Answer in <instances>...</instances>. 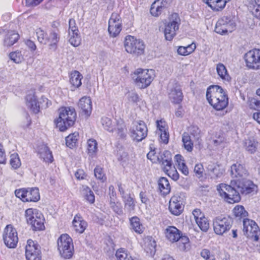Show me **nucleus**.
Instances as JSON below:
<instances>
[{"label":"nucleus","instance_id":"26","mask_svg":"<svg viewBox=\"0 0 260 260\" xmlns=\"http://www.w3.org/2000/svg\"><path fill=\"white\" fill-rule=\"evenodd\" d=\"M78 107L86 115L89 116L91 113L92 102L88 96L82 97L78 102Z\"/></svg>","mask_w":260,"mask_h":260},{"label":"nucleus","instance_id":"29","mask_svg":"<svg viewBox=\"0 0 260 260\" xmlns=\"http://www.w3.org/2000/svg\"><path fill=\"white\" fill-rule=\"evenodd\" d=\"M206 168L209 175L212 178L220 177L223 174V171L220 169L219 166L213 162H209Z\"/></svg>","mask_w":260,"mask_h":260},{"label":"nucleus","instance_id":"47","mask_svg":"<svg viewBox=\"0 0 260 260\" xmlns=\"http://www.w3.org/2000/svg\"><path fill=\"white\" fill-rule=\"evenodd\" d=\"M155 247V242L154 240H150L148 242H145L144 249L148 254L153 256L156 251Z\"/></svg>","mask_w":260,"mask_h":260},{"label":"nucleus","instance_id":"53","mask_svg":"<svg viewBox=\"0 0 260 260\" xmlns=\"http://www.w3.org/2000/svg\"><path fill=\"white\" fill-rule=\"evenodd\" d=\"M94 176L98 179L101 180L102 182H104L106 180V176L101 168L96 167L94 169Z\"/></svg>","mask_w":260,"mask_h":260},{"label":"nucleus","instance_id":"34","mask_svg":"<svg viewBox=\"0 0 260 260\" xmlns=\"http://www.w3.org/2000/svg\"><path fill=\"white\" fill-rule=\"evenodd\" d=\"M38 153L40 157L46 162H51L53 161V156L48 147L46 145H42L39 149Z\"/></svg>","mask_w":260,"mask_h":260},{"label":"nucleus","instance_id":"42","mask_svg":"<svg viewBox=\"0 0 260 260\" xmlns=\"http://www.w3.org/2000/svg\"><path fill=\"white\" fill-rule=\"evenodd\" d=\"M47 40H48L47 44H49L51 46L56 45L59 40V30L57 28L50 30Z\"/></svg>","mask_w":260,"mask_h":260},{"label":"nucleus","instance_id":"30","mask_svg":"<svg viewBox=\"0 0 260 260\" xmlns=\"http://www.w3.org/2000/svg\"><path fill=\"white\" fill-rule=\"evenodd\" d=\"M243 146L244 149L248 153L252 154L257 152L258 143L254 139L249 138L245 140Z\"/></svg>","mask_w":260,"mask_h":260},{"label":"nucleus","instance_id":"40","mask_svg":"<svg viewBox=\"0 0 260 260\" xmlns=\"http://www.w3.org/2000/svg\"><path fill=\"white\" fill-rule=\"evenodd\" d=\"M81 190L85 200L90 204H92L94 202L95 197L94 193L88 186L83 185Z\"/></svg>","mask_w":260,"mask_h":260},{"label":"nucleus","instance_id":"11","mask_svg":"<svg viewBox=\"0 0 260 260\" xmlns=\"http://www.w3.org/2000/svg\"><path fill=\"white\" fill-rule=\"evenodd\" d=\"M16 196L23 202H36L40 200L39 189L37 188H21L15 191Z\"/></svg>","mask_w":260,"mask_h":260},{"label":"nucleus","instance_id":"13","mask_svg":"<svg viewBox=\"0 0 260 260\" xmlns=\"http://www.w3.org/2000/svg\"><path fill=\"white\" fill-rule=\"evenodd\" d=\"M243 224L244 234L253 241H257L259 239L258 234H260V231L255 222L248 218H244Z\"/></svg>","mask_w":260,"mask_h":260},{"label":"nucleus","instance_id":"64","mask_svg":"<svg viewBox=\"0 0 260 260\" xmlns=\"http://www.w3.org/2000/svg\"><path fill=\"white\" fill-rule=\"evenodd\" d=\"M76 177L78 179H83L85 178L86 175L83 170H78L75 174Z\"/></svg>","mask_w":260,"mask_h":260},{"label":"nucleus","instance_id":"20","mask_svg":"<svg viewBox=\"0 0 260 260\" xmlns=\"http://www.w3.org/2000/svg\"><path fill=\"white\" fill-rule=\"evenodd\" d=\"M76 20L71 18L69 22V41L73 46H78L81 43V39L78 34Z\"/></svg>","mask_w":260,"mask_h":260},{"label":"nucleus","instance_id":"33","mask_svg":"<svg viewBox=\"0 0 260 260\" xmlns=\"http://www.w3.org/2000/svg\"><path fill=\"white\" fill-rule=\"evenodd\" d=\"M19 39V35L15 31H9L5 36L4 40V45L7 47H10L16 43Z\"/></svg>","mask_w":260,"mask_h":260},{"label":"nucleus","instance_id":"12","mask_svg":"<svg viewBox=\"0 0 260 260\" xmlns=\"http://www.w3.org/2000/svg\"><path fill=\"white\" fill-rule=\"evenodd\" d=\"M168 155L171 156L169 152L166 153ZM159 164H161L163 171L172 179L175 181L177 180L179 178V175L175 167L172 166L171 157L168 156L167 158L162 157L158 158Z\"/></svg>","mask_w":260,"mask_h":260},{"label":"nucleus","instance_id":"45","mask_svg":"<svg viewBox=\"0 0 260 260\" xmlns=\"http://www.w3.org/2000/svg\"><path fill=\"white\" fill-rule=\"evenodd\" d=\"M115 256L118 260H134L123 248L118 249L116 252Z\"/></svg>","mask_w":260,"mask_h":260},{"label":"nucleus","instance_id":"32","mask_svg":"<svg viewBox=\"0 0 260 260\" xmlns=\"http://www.w3.org/2000/svg\"><path fill=\"white\" fill-rule=\"evenodd\" d=\"M170 100L176 104L180 103L183 99V94L181 88L176 86L172 88L169 94Z\"/></svg>","mask_w":260,"mask_h":260},{"label":"nucleus","instance_id":"8","mask_svg":"<svg viewBox=\"0 0 260 260\" xmlns=\"http://www.w3.org/2000/svg\"><path fill=\"white\" fill-rule=\"evenodd\" d=\"M232 223V219L230 217L218 216L213 221L214 231L217 235H222L231 229Z\"/></svg>","mask_w":260,"mask_h":260},{"label":"nucleus","instance_id":"6","mask_svg":"<svg viewBox=\"0 0 260 260\" xmlns=\"http://www.w3.org/2000/svg\"><path fill=\"white\" fill-rule=\"evenodd\" d=\"M57 248L60 255L67 259L72 257L74 246L72 238L68 234H62L57 240Z\"/></svg>","mask_w":260,"mask_h":260},{"label":"nucleus","instance_id":"54","mask_svg":"<svg viewBox=\"0 0 260 260\" xmlns=\"http://www.w3.org/2000/svg\"><path fill=\"white\" fill-rule=\"evenodd\" d=\"M157 126V133L160 132H164L168 131L167 124L165 121L163 120H157L156 121Z\"/></svg>","mask_w":260,"mask_h":260},{"label":"nucleus","instance_id":"24","mask_svg":"<svg viewBox=\"0 0 260 260\" xmlns=\"http://www.w3.org/2000/svg\"><path fill=\"white\" fill-rule=\"evenodd\" d=\"M209 144L215 148L224 147L225 139L223 134L220 132H214L210 134Z\"/></svg>","mask_w":260,"mask_h":260},{"label":"nucleus","instance_id":"31","mask_svg":"<svg viewBox=\"0 0 260 260\" xmlns=\"http://www.w3.org/2000/svg\"><path fill=\"white\" fill-rule=\"evenodd\" d=\"M73 225L74 230L77 232L81 234L86 229L87 223L82 219L81 216L77 215L74 217Z\"/></svg>","mask_w":260,"mask_h":260},{"label":"nucleus","instance_id":"22","mask_svg":"<svg viewBox=\"0 0 260 260\" xmlns=\"http://www.w3.org/2000/svg\"><path fill=\"white\" fill-rule=\"evenodd\" d=\"M122 21L121 17H110L109 20L108 31L112 37H116L119 35L122 25Z\"/></svg>","mask_w":260,"mask_h":260},{"label":"nucleus","instance_id":"43","mask_svg":"<svg viewBox=\"0 0 260 260\" xmlns=\"http://www.w3.org/2000/svg\"><path fill=\"white\" fill-rule=\"evenodd\" d=\"M97 145V142L94 139H90L87 141V153L90 156H93L95 155L98 150Z\"/></svg>","mask_w":260,"mask_h":260},{"label":"nucleus","instance_id":"56","mask_svg":"<svg viewBox=\"0 0 260 260\" xmlns=\"http://www.w3.org/2000/svg\"><path fill=\"white\" fill-rule=\"evenodd\" d=\"M192 215L196 221L201 219L205 217L204 214L201 211L200 209H195L192 211Z\"/></svg>","mask_w":260,"mask_h":260},{"label":"nucleus","instance_id":"2","mask_svg":"<svg viewBox=\"0 0 260 260\" xmlns=\"http://www.w3.org/2000/svg\"><path fill=\"white\" fill-rule=\"evenodd\" d=\"M206 98L209 104L217 111L223 110L229 104L226 92L218 85L210 86L207 88Z\"/></svg>","mask_w":260,"mask_h":260},{"label":"nucleus","instance_id":"59","mask_svg":"<svg viewBox=\"0 0 260 260\" xmlns=\"http://www.w3.org/2000/svg\"><path fill=\"white\" fill-rule=\"evenodd\" d=\"M6 162V155L3 146L0 144V164H5Z\"/></svg>","mask_w":260,"mask_h":260},{"label":"nucleus","instance_id":"23","mask_svg":"<svg viewBox=\"0 0 260 260\" xmlns=\"http://www.w3.org/2000/svg\"><path fill=\"white\" fill-rule=\"evenodd\" d=\"M231 0H202L213 12H221Z\"/></svg>","mask_w":260,"mask_h":260},{"label":"nucleus","instance_id":"51","mask_svg":"<svg viewBox=\"0 0 260 260\" xmlns=\"http://www.w3.org/2000/svg\"><path fill=\"white\" fill-rule=\"evenodd\" d=\"M10 163L12 167L16 169L21 166V162L18 154L14 153L10 156Z\"/></svg>","mask_w":260,"mask_h":260},{"label":"nucleus","instance_id":"15","mask_svg":"<svg viewBox=\"0 0 260 260\" xmlns=\"http://www.w3.org/2000/svg\"><path fill=\"white\" fill-rule=\"evenodd\" d=\"M185 195L183 193H177L173 196L169 203V210L175 215H179L183 210Z\"/></svg>","mask_w":260,"mask_h":260},{"label":"nucleus","instance_id":"46","mask_svg":"<svg viewBox=\"0 0 260 260\" xmlns=\"http://www.w3.org/2000/svg\"><path fill=\"white\" fill-rule=\"evenodd\" d=\"M233 212L236 217L240 218H244V219L248 214L247 212L245 210L244 208L242 206L239 205H237L234 208Z\"/></svg>","mask_w":260,"mask_h":260},{"label":"nucleus","instance_id":"61","mask_svg":"<svg viewBox=\"0 0 260 260\" xmlns=\"http://www.w3.org/2000/svg\"><path fill=\"white\" fill-rule=\"evenodd\" d=\"M178 168L179 170H180L185 175H187L188 174V169L185 163V161L183 163L180 164V166H178Z\"/></svg>","mask_w":260,"mask_h":260},{"label":"nucleus","instance_id":"9","mask_svg":"<svg viewBox=\"0 0 260 260\" xmlns=\"http://www.w3.org/2000/svg\"><path fill=\"white\" fill-rule=\"evenodd\" d=\"M181 24L180 17H171L168 21L164 22V30L165 39L171 41L176 35V32L179 29Z\"/></svg>","mask_w":260,"mask_h":260},{"label":"nucleus","instance_id":"27","mask_svg":"<svg viewBox=\"0 0 260 260\" xmlns=\"http://www.w3.org/2000/svg\"><path fill=\"white\" fill-rule=\"evenodd\" d=\"M26 104L33 113L37 114L40 111V106L34 94H28L26 95Z\"/></svg>","mask_w":260,"mask_h":260},{"label":"nucleus","instance_id":"36","mask_svg":"<svg viewBox=\"0 0 260 260\" xmlns=\"http://www.w3.org/2000/svg\"><path fill=\"white\" fill-rule=\"evenodd\" d=\"M122 199L124 203L125 209L128 212L134 211L135 203L133 197L130 194H126L125 196H123Z\"/></svg>","mask_w":260,"mask_h":260},{"label":"nucleus","instance_id":"37","mask_svg":"<svg viewBox=\"0 0 260 260\" xmlns=\"http://www.w3.org/2000/svg\"><path fill=\"white\" fill-rule=\"evenodd\" d=\"M216 69L218 75L221 79L226 81H229L231 80L226 68L223 64L221 63L217 64Z\"/></svg>","mask_w":260,"mask_h":260},{"label":"nucleus","instance_id":"60","mask_svg":"<svg viewBox=\"0 0 260 260\" xmlns=\"http://www.w3.org/2000/svg\"><path fill=\"white\" fill-rule=\"evenodd\" d=\"M201 256L205 260H209L211 258V252L207 249H204L201 252Z\"/></svg>","mask_w":260,"mask_h":260},{"label":"nucleus","instance_id":"5","mask_svg":"<svg viewBox=\"0 0 260 260\" xmlns=\"http://www.w3.org/2000/svg\"><path fill=\"white\" fill-rule=\"evenodd\" d=\"M25 216L27 223L31 225L34 230L40 231L44 229V216L37 209H27L25 212Z\"/></svg>","mask_w":260,"mask_h":260},{"label":"nucleus","instance_id":"25","mask_svg":"<svg viewBox=\"0 0 260 260\" xmlns=\"http://www.w3.org/2000/svg\"><path fill=\"white\" fill-rule=\"evenodd\" d=\"M168 4L167 0H155L151 5L150 12L152 16H159L164 11Z\"/></svg>","mask_w":260,"mask_h":260},{"label":"nucleus","instance_id":"63","mask_svg":"<svg viewBox=\"0 0 260 260\" xmlns=\"http://www.w3.org/2000/svg\"><path fill=\"white\" fill-rule=\"evenodd\" d=\"M251 105L255 110L260 111V101L253 99L251 101Z\"/></svg>","mask_w":260,"mask_h":260},{"label":"nucleus","instance_id":"7","mask_svg":"<svg viewBox=\"0 0 260 260\" xmlns=\"http://www.w3.org/2000/svg\"><path fill=\"white\" fill-rule=\"evenodd\" d=\"M124 47L127 52L140 55L144 53L145 46L143 41L129 35L125 38Z\"/></svg>","mask_w":260,"mask_h":260},{"label":"nucleus","instance_id":"3","mask_svg":"<svg viewBox=\"0 0 260 260\" xmlns=\"http://www.w3.org/2000/svg\"><path fill=\"white\" fill-rule=\"evenodd\" d=\"M131 76L136 86L141 89L150 86L155 77L153 70L141 68L135 70Z\"/></svg>","mask_w":260,"mask_h":260},{"label":"nucleus","instance_id":"19","mask_svg":"<svg viewBox=\"0 0 260 260\" xmlns=\"http://www.w3.org/2000/svg\"><path fill=\"white\" fill-rule=\"evenodd\" d=\"M25 256L27 260H41L40 246L31 239L27 240L25 246Z\"/></svg>","mask_w":260,"mask_h":260},{"label":"nucleus","instance_id":"35","mask_svg":"<svg viewBox=\"0 0 260 260\" xmlns=\"http://www.w3.org/2000/svg\"><path fill=\"white\" fill-rule=\"evenodd\" d=\"M131 228L137 234H142L144 227L140 221V219L137 216H134L130 219Z\"/></svg>","mask_w":260,"mask_h":260},{"label":"nucleus","instance_id":"55","mask_svg":"<svg viewBox=\"0 0 260 260\" xmlns=\"http://www.w3.org/2000/svg\"><path fill=\"white\" fill-rule=\"evenodd\" d=\"M157 134L159 135L160 142L163 143L165 144L168 143L169 140V133L168 131L164 132H160Z\"/></svg>","mask_w":260,"mask_h":260},{"label":"nucleus","instance_id":"38","mask_svg":"<svg viewBox=\"0 0 260 260\" xmlns=\"http://www.w3.org/2000/svg\"><path fill=\"white\" fill-rule=\"evenodd\" d=\"M83 77L77 71L71 73L70 75V83L75 88H78L81 85V80Z\"/></svg>","mask_w":260,"mask_h":260},{"label":"nucleus","instance_id":"62","mask_svg":"<svg viewBox=\"0 0 260 260\" xmlns=\"http://www.w3.org/2000/svg\"><path fill=\"white\" fill-rule=\"evenodd\" d=\"M43 0H25L26 5L30 6H36L40 4Z\"/></svg>","mask_w":260,"mask_h":260},{"label":"nucleus","instance_id":"4","mask_svg":"<svg viewBox=\"0 0 260 260\" xmlns=\"http://www.w3.org/2000/svg\"><path fill=\"white\" fill-rule=\"evenodd\" d=\"M76 119L75 110L72 107H62L59 110V117L56 119V126L60 131H65L73 126Z\"/></svg>","mask_w":260,"mask_h":260},{"label":"nucleus","instance_id":"16","mask_svg":"<svg viewBox=\"0 0 260 260\" xmlns=\"http://www.w3.org/2000/svg\"><path fill=\"white\" fill-rule=\"evenodd\" d=\"M101 123L104 128L109 132L116 131L117 134L120 136L123 135V124L122 121H117L112 120L107 117H103L101 119Z\"/></svg>","mask_w":260,"mask_h":260},{"label":"nucleus","instance_id":"39","mask_svg":"<svg viewBox=\"0 0 260 260\" xmlns=\"http://www.w3.org/2000/svg\"><path fill=\"white\" fill-rule=\"evenodd\" d=\"M158 188L160 191L164 195L168 194L171 190V187L169 181L166 178L161 177L158 181Z\"/></svg>","mask_w":260,"mask_h":260},{"label":"nucleus","instance_id":"52","mask_svg":"<svg viewBox=\"0 0 260 260\" xmlns=\"http://www.w3.org/2000/svg\"><path fill=\"white\" fill-rule=\"evenodd\" d=\"M196 222L202 231L207 232L209 229V223L205 216Z\"/></svg>","mask_w":260,"mask_h":260},{"label":"nucleus","instance_id":"14","mask_svg":"<svg viewBox=\"0 0 260 260\" xmlns=\"http://www.w3.org/2000/svg\"><path fill=\"white\" fill-rule=\"evenodd\" d=\"M131 132L133 139L140 142L147 136L148 129L146 123L143 121L139 120L133 123Z\"/></svg>","mask_w":260,"mask_h":260},{"label":"nucleus","instance_id":"41","mask_svg":"<svg viewBox=\"0 0 260 260\" xmlns=\"http://www.w3.org/2000/svg\"><path fill=\"white\" fill-rule=\"evenodd\" d=\"M182 141L185 149L188 152H191L193 150V143L191 139L190 136L187 133H184L183 134Z\"/></svg>","mask_w":260,"mask_h":260},{"label":"nucleus","instance_id":"17","mask_svg":"<svg viewBox=\"0 0 260 260\" xmlns=\"http://www.w3.org/2000/svg\"><path fill=\"white\" fill-rule=\"evenodd\" d=\"M230 18L221 17L219 19L216 24L215 31L220 35L226 34L228 31L231 32L236 25Z\"/></svg>","mask_w":260,"mask_h":260},{"label":"nucleus","instance_id":"50","mask_svg":"<svg viewBox=\"0 0 260 260\" xmlns=\"http://www.w3.org/2000/svg\"><path fill=\"white\" fill-rule=\"evenodd\" d=\"M179 248L181 250H186L189 248V239L186 236H181L180 235V238L179 240Z\"/></svg>","mask_w":260,"mask_h":260},{"label":"nucleus","instance_id":"18","mask_svg":"<svg viewBox=\"0 0 260 260\" xmlns=\"http://www.w3.org/2000/svg\"><path fill=\"white\" fill-rule=\"evenodd\" d=\"M245 60L249 68L260 69V49H254L245 54Z\"/></svg>","mask_w":260,"mask_h":260},{"label":"nucleus","instance_id":"58","mask_svg":"<svg viewBox=\"0 0 260 260\" xmlns=\"http://www.w3.org/2000/svg\"><path fill=\"white\" fill-rule=\"evenodd\" d=\"M204 171V168L202 164H197L194 169V172L196 175H198L199 177H201L202 176L203 173Z\"/></svg>","mask_w":260,"mask_h":260},{"label":"nucleus","instance_id":"49","mask_svg":"<svg viewBox=\"0 0 260 260\" xmlns=\"http://www.w3.org/2000/svg\"><path fill=\"white\" fill-rule=\"evenodd\" d=\"M10 58L16 63H21L24 59L23 56L20 51H16L9 54Z\"/></svg>","mask_w":260,"mask_h":260},{"label":"nucleus","instance_id":"44","mask_svg":"<svg viewBox=\"0 0 260 260\" xmlns=\"http://www.w3.org/2000/svg\"><path fill=\"white\" fill-rule=\"evenodd\" d=\"M79 134L78 133H74L69 135L66 138V145L70 148L75 147L78 142Z\"/></svg>","mask_w":260,"mask_h":260},{"label":"nucleus","instance_id":"1","mask_svg":"<svg viewBox=\"0 0 260 260\" xmlns=\"http://www.w3.org/2000/svg\"><path fill=\"white\" fill-rule=\"evenodd\" d=\"M256 186L250 180H231V184L221 183L217 186L219 196L229 203L238 202L241 200L240 193L247 194L254 191Z\"/></svg>","mask_w":260,"mask_h":260},{"label":"nucleus","instance_id":"57","mask_svg":"<svg viewBox=\"0 0 260 260\" xmlns=\"http://www.w3.org/2000/svg\"><path fill=\"white\" fill-rule=\"evenodd\" d=\"M250 12L253 16H260V6L254 5L250 7Z\"/></svg>","mask_w":260,"mask_h":260},{"label":"nucleus","instance_id":"10","mask_svg":"<svg viewBox=\"0 0 260 260\" xmlns=\"http://www.w3.org/2000/svg\"><path fill=\"white\" fill-rule=\"evenodd\" d=\"M3 240L7 247L14 248L18 242L16 230L11 225H7L4 229L3 234Z\"/></svg>","mask_w":260,"mask_h":260},{"label":"nucleus","instance_id":"48","mask_svg":"<svg viewBox=\"0 0 260 260\" xmlns=\"http://www.w3.org/2000/svg\"><path fill=\"white\" fill-rule=\"evenodd\" d=\"M36 35L38 41L44 44H46L48 42L47 34L41 28L36 29Z\"/></svg>","mask_w":260,"mask_h":260},{"label":"nucleus","instance_id":"28","mask_svg":"<svg viewBox=\"0 0 260 260\" xmlns=\"http://www.w3.org/2000/svg\"><path fill=\"white\" fill-rule=\"evenodd\" d=\"M165 235L170 241L175 242L180 238L181 232L175 226H169L165 231Z\"/></svg>","mask_w":260,"mask_h":260},{"label":"nucleus","instance_id":"21","mask_svg":"<svg viewBox=\"0 0 260 260\" xmlns=\"http://www.w3.org/2000/svg\"><path fill=\"white\" fill-rule=\"evenodd\" d=\"M231 175L232 180H243L246 178L249 173L244 166L240 164H234L231 167Z\"/></svg>","mask_w":260,"mask_h":260}]
</instances>
